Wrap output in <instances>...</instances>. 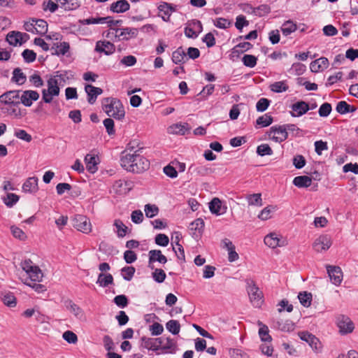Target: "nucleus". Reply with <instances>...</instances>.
Listing matches in <instances>:
<instances>
[{
    "instance_id": "nucleus-8",
    "label": "nucleus",
    "mask_w": 358,
    "mask_h": 358,
    "mask_svg": "<svg viewBox=\"0 0 358 358\" xmlns=\"http://www.w3.org/2000/svg\"><path fill=\"white\" fill-rule=\"evenodd\" d=\"M268 137L277 143H281L287 138L288 132L285 131L284 125L273 126L270 128Z\"/></svg>"
},
{
    "instance_id": "nucleus-44",
    "label": "nucleus",
    "mask_w": 358,
    "mask_h": 358,
    "mask_svg": "<svg viewBox=\"0 0 358 358\" xmlns=\"http://www.w3.org/2000/svg\"><path fill=\"white\" fill-rule=\"evenodd\" d=\"M141 347L149 350L157 352V345H155L153 338H147L145 336H143L141 338Z\"/></svg>"
},
{
    "instance_id": "nucleus-32",
    "label": "nucleus",
    "mask_w": 358,
    "mask_h": 358,
    "mask_svg": "<svg viewBox=\"0 0 358 358\" xmlns=\"http://www.w3.org/2000/svg\"><path fill=\"white\" fill-rule=\"evenodd\" d=\"M187 59L186 53L182 47L178 48L172 54V60L176 64L185 63Z\"/></svg>"
},
{
    "instance_id": "nucleus-24",
    "label": "nucleus",
    "mask_w": 358,
    "mask_h": 358,
    "mask_svg": "<svg viewBox=\"0 0 358 358\" xmlns=\"http://www.w3.org/2000/svg\"><path fill=\"white\" fill-rule=\"evenodd\" d=\"M66 308L72 313L79 320H82L85 317L83 310L78 306L77 304L73 302V301L68 299L64 301Z\"/></svg>"
},
{
    "instance_id": "nucleus-31",
    "label": "nucleus",
    "mask_w": 358,
    "mask_h": 358,
    "mask_svg": "<svg viewBox=\"0 0 358 358\" xmlns=\"http://www.w3.org/2000/svg\"><path fill=\"white\" fill-rule=\"evenodd\" d=\"M210 211L216 215H221L227 212L226 203H208Z\"/></svg>"
},
{
    "instance_id": "nucleus-46",
    "label": "nucleus",
    "mask_w": 358,
    "mask_h": 358,
    "mask_svg": "<svg viewBox=\"0 0 358 358\" xmlns=\"http://www.w3.org/2000/svg\"><path fill=\"white\" fill-rule=\"evenodd\" d=\"M259 325L262 326L259 329V335L261 340L264 342H271L272 338L268 334L269 331L268 327L263 324L261 322H259Z\"/></svg>"
},
{
    "instance_id": "nucleus-48",
    "label": "nucleus",
    "mask_w": 358,
    "mask_h": 358,
    "mask_svg": "<svg viewBox=\"0 0 358 358\" xmlns=\"http://www.w3.org/2000/svg\"><path fill=\"white\" fill-rule=\"evenodd\" d=\"M114 226L117 229V235L119 238H123L125 236L128 228L120 220H115L114 221Z\"/></svg>"
},
{
    "instance_id": "nucleus-59",
    "label": "nucleus",
    "mask_w": 358,
    "mask_h": 358,
    "mask_svg": "<svg viewBox=\"0 0 358 358\" xmlns=\"http://www.w3.org/2000/svg\"><path fill=\"white\" fill-rule=\"evenodd\" d=\"M22 56L27 63L33 62L36 58V54L33 50L29 49L24 50L22 53Z\"/></svg>"
},
{
    "instance_id": "nucleus-16",
    "label": "nucleus",
    "mask_w": 358,
    "mask_h": 358,
    "mask_svg": "<svg viewBox=\"0 0 358 358\" xmlns=\"http://www.w3.org/2000/svg\"><path fill=\"white\" fill-rule=\"evenodd\" d=\"M62 80V77L61 75L51 76L47 81L48 89L46 91H48L49 94L58 96L60 92L59 84Z\"/></svg>"
},
{
    "instance_id": "nucleus-63",
    "label": "nucleus",
    "mask_w": 358,
    "mask_h": 358,
    "mask_svg": "<svg viewBox=\"0 0 358 358\" xmlns=\"http://www.w3.org/2000/svg\"><path fill=\"white\" fill-rule=\"evenodd\" d=\"M331 105L329 103H324L319 108V115L320 117H327L331 112Z\"/></svg>"
},
{
    "instance_id": "nucleus-5",
    "label": "nucleus",
    "mask_w": 358,
    "mask_h": 358,
    "mask_svg": "<svg viewBox=\"0 0 358 358\" xmlns=\"http://www.w3.org/2000/svg\"><path fill=\"white\" fill-rule=\"evenodd\" d=\"M22 90H9L0 96V103L10 106L20 104V93Z\"/></svg>"
},
{
    "instance_id": "nucleus-47",
    "label": "nucleus",
    "mask_w": 358,
    "mask_h": 358,
    "mask_svg": "<svg viewBox=\"0 0 358 358\" xmlns=\"http://www.w3.org/2000/svg\"><path fill=\"white\" fill-rule=\"evenodd\" d=\"M144 211L147 217L152 218L158 214L159 208L155 204L148 203L145 206Z\"/></svg>"
},
{
    "instance_id": "nucleus-60",
    "label": "nucleus",
    "mask_w": 358,
    "mask_h": 358,
    "mask_svg": "<svg viewBox=\"0 0 358 358\" xmlns=\"http://www.w3.org/2000/svg\"><path fill=\"white\" fill-rule=\"evenodd\" d=\"M214 25L217 28L225 29L231 25V22L227 19L218 17L214 21Z\"/></svg>"
},
{
    "instance_id": "nucleus-55",
    "label": "nucleus",
    "mask_w": 358,
    "mask_h": 358,
    "mask_svg": "<svg viewBox=\"0 0 358 358\" xmlns=\"http://www.w3.org/2000/svg\"><path fill=\"white\" fill-rule=\"evenodd\" d=\"M257 58L252 55H245L242 58V62L245 66L253 68L257 64Z\"/></svg>"
},
{
    "instance_id": "nucleus-41",
    "label": "nucleus",
    "mask_w": 358,
    "mask_h": 358,
    "mask_svg": "<svg viewBox=\"0 0 358 358\" xmlns=\"http://www.w3.org/2000/svg\"><path fill=\"white\" fill-rule=\"evenodd\" d=\"M273 117L268 113L259 117L256 120V127H266L271 124Z\"/></svg>"
},
{
    "instance_id": "nucleus-6",
    "label": "nucleus",
    "mask_w": 358,
    "mask_h": 358,
    "mask_svg": "<svg viewBox=\"0 0 358 358\" xmlns=\"http://www.w3.org/2000/svg\"><path fill=\"white\" fill-rule=\"evenodd\" d=\"M203 31L201 22L197 20L188 21L184 29L186 37L189 38H196L199 34Z\"/></svg>"
},
{
    "instance_id": "nucleus-57",
    "label": "nucleus",
    "mask_w": 358,
    "mask_h": 358,
    "mask_svg": "<svg viewBox=\"0 0 358 358\" xmlns=\"http://www.w3.org/2000/svg\"><path fill=\"white\" fill-rule=\"evenodd\" d=\"M107 18L103 17H90L87 19L80 20L79 23L83 25L92 24H105Z\"/></svg>"
},
{
    "instance_id": "nucleus-10",
    "label": "nucleus",
    "mask_w": 358,
    "mask_h": 358,
    "mask_svg": "<svg viewBox=\"0 0 358 358\" xmlns=\"http://www.w3.org/2000/svg\"><path fill=\"white\" fill-rule=\"evenodd\" d=\"M73 221V227L78 231L85 234H88L91 231V223L85 216L76 215Z\"/></svg>"
},
{
    "instance_id": "nucleus-9",
    "label": "nucleus",
    "mask_w": 358,
    "mask_h": 358,
    "mask_svg": "<svg viewBox=\"0 0 358 358\" xmlns=\"http://www.w3.org/2000/svg\"><path fill=\"white\" fill-rule=\"evenodd\" d=\"M337 326L341 334H347L353 331L354 323L348 316L341 315L337 317Z\"/></svg>"
},
{
    "instance_id": "nucleus-19",
    "label": "nucleus",
    "mask_w": 358,
    "mask_h": 358,
    "mask_svg": "<svg viewBox=\"0 0 358 358\" xmlns=\"http://www.w3.org/2000/svg\"><path fill=\"white\" fill-rule=\"evenodd\" d=\"M117 32V41H128L130 38H136L138 30L136 28L126 27L119 29Z\"/></svg>"
},
{
    "instance_id": "nucleus-61",
    "label": "nucleus",
    "mask_w": 358,
    "mask_h": 358,
    "mask_svg": "<svg viewBox=\"0 0 358 358\" xmlns=\"http://www.w3.org/2000/svg\"><path fill=\"white\" fill-rule=\"evenodd\" d=\"M15 136L22 141L29 143L32 140V137L24 129H17L15 131Z\"/></svg>"
},
{
    "instance_id": "nucleus-64",
    "label": "nucleus",
    "mask_w": 358,
    "mask_h": 358,
    "mask_svg": "<svg viewBox=\"0 0 358 358\" xmlns=\"http://www.w3.org/2000/svg\"><path fill=\"white\" fill-rule=\"evenodd\" d=\"M29 82L35 87H42L44 84L43 79L41 77L36 73H34L31 76H29Z\"/></svg>"
},
{
    "instance_id": "nucleus-35",
    "label": "nucleus",
    "mask_w": 358,
    "mask_h": 358,
    "mask_svg": "<svg viewBox=\"0 0 358 358\" xmlns=\"http://www.w3.org/2000/svg\"><path fill=\"white\" fill-rule=\"evenodd\" d=\"M27 80L26 75L20 68H16L13 71V77L11 81L19 85H23Z\"/></svg>"
},
{
    "instance_id": "nucleus-53",
    "label": "nucleus",
    "mask_w": 358,
    "mask_h": 358,
    "mask_svg": "<svg viewBox=\"0 0 358 358\" xmlns=\"http://www.w3.org/2000/svg\"><path fill=\"white\" fill-rule=\"evenodd\" d=\"M154 271L152 273V277L153 280L158 282L162 283L166 279V273L162 268H154Z\"/></svg>"
},
{
    "instance_id": "nucleus-1",
    "label": "nucleus",
    "mask_w": 358,
    "mask_h": 358,
    "mask_svg": "<svg viewBox=\"0 0 358 358\" xmlns=\"http://www.w3.org/2000/svg\"><path fill=\"white\" fill-rule=\"evenodd\" d=\"M120 164L127 171L136 173L143 172L150 167V162L139 153V150L134 151L132 149H127L122 152Z\"/></svg>"
},
{
    "instance_id": "nucleus-29",
    "label": "nucleus",
    "mask_w": 358,
    "mask_h": 358,
    "mask_svg": "<svg viewBox=\"0 0 358 358\" xmlns=\"http://www.w3.org/2000/svg\"><path fill=\"white\" fill-rule=\"evenodd\" d=\"M190 130L187 123H177L170 126L168 128V133L171 134L185 135L186 132Z\"/></svg>"
},
{
    "instance_id": "nucleus-18",
    "label": "nucleus",
    "mask_w": 358,
    "mask_h": 358,
    "mask_svg": "<svg viewBox=\"0 0 358 358\" xmlns=\"http://www.w3.org/2000/svg\"><path fill=\"white\" fill-rule=\"evenodd\" d=\"M331 245L330 238L328 236H321L315 241L313 246L316 252H320L328 250Z\"/></svg>"
},
{
    "instance_id": "nucleus-15",
    "label": "nucleus",
    "mask_w": 358,
    "mask_h": 358,
    "mask_svg": "<svg viewBox=\"0 0 358 358\" xmlns=\"http://www.w3.org/2000/svg\"><path fill=\"white\" fill-rule=\"evenodd\" d=\"M291 109L292 117H301L309 110V105L304 101H299L291 106Z\"/></svg>"
},
{
    "instance_id": "nucleus-13",
    "label": "nucleus",
    "mask_w": 358,
    "mask_h": 358,
    "mask_svg": "<svg viewBox=\"0 0 358 358\" xmlns=\"http://www.w3.org/2000/svg\"><path fill=\"white\" fill-rule=\"evenodd\" d=\"M203 220L201 218L196 219L189 224V234L195 239L200 238L203 231Z\"/></svg>"
},
{
    "instance_id": "nucleus-45",
    "label": "nucleus",
    "mask_w": 358,
    "mask_h": 358,
    "mask_svg": "<svg viewBox=\"0 0 358 358\" xmlns=\"http://www.w3.org/2000/svg\"><path fill=\"white\" fill-rule=\"evenodd\" d=\"M299 300L304 307H309L311 305L312 294L308 292H299L298 295Z\"/></svg>"
},
{
    "instance_id": "nucleus-40",
    "label": "nucleus",
    "mask_w": 358,
    "mask_h": 358,
    "mask_svg": "<svg viewBox=\"0 0 358 358\" xmlns=\"http://www.w3.org/2000/svg\"><path fill=\"white\" fill-rule=\"evenodd\" d=\"M270 89L272 92L280 93L286 92L289 89V86L286 80L275 82L270 85Z\"/></svg>"
},
{
    "instance_id": "nucleus-23",
    "label": "nucleus",
    "mask_w": 358,
    "mask_h": 358,
    "mask_svg": "<svg viewBox=\"0 0 358 358\" xmlns=\"http://www.w3.org/2000/svg\"><path fill=\"white\" fill-rule=\"evenodd\" d=\"M329 66V60L326 57H320L312 62L310 69L312 72L317 73L326 69Z\"/></svg>"
},
{
    "instance_id": "nucleus-50",
    "label": "nucleus",
    "mask_w": 358,
    "mask_h": 358,
    "mask_svg": "<svg viewBox=\"0 0 358 358\" xmlns=\"http://www.w3.org/2000/svg\"><path fill=\"white\" fill-rule=\"evenodd\" d=\"M136 269L134 266H124L121 269L122 276L124 280L130 281L135 273Z\"/></svg>"
},
{
    "instance_id": "nucleus-58",
    "label": "nucleus",
    "mask_w": 358,
    "mask_h": 358,
    "mask_svg": "<svg viewBox=\"0 0 358 358\" xmlns=\"http://www.w3.org/2000/svg\"><path fill=\"white\" fill-rule=\"evenodd\" d=\"M248 24L249 22L245 19L244 15H239L236 17L235 27L240 31H242L243 27H247Z\"/></svg>"
},
{
    "instance_id": "nucleus-20",
    "label": "nucleus",
    "mask_w": 358,
    "mask_h": 358,
    "mask_svg": "<svg viewBox=\"0 0 358 358\" xmlns=\"http://www.w3.org/2000/svg\"><path fill=\"white\" fill-rule=\"evenodd\" d=\"M95 50L99 52H103L106 55H110L115 52V46L109 41H99L96 43Z\"/></svg>"
},
{
    "instance_id": "nucleus-56",
    "label": "nucleus",
    "mask_w": 358,
    "mask_h": 358,
    "mask_svg": "<svg viewBox=\"0 0 358 358\" xmlns=\"http://www.w3.org/2000/svg\"><path fill=\"white\" fill-rule=\"evenodd\" d=\"M103 347L108 352H112L115 349V344L110 336L105 335L103 338Z\"/></svg>"
},
{
    "instance_id": "nucleus-28",
    "label": "nucleus",
    "mask_w": 358,
    "mask_h": 358,
    "mask_svg": "<svg viewBox=\"0 0 358 358\" xmlns=\"http://www.w3.org/2000/svg\"><path fill=\"white\" fill-rule=\"evenodd\" d=\"M177 350L176 343L173 339L170 337H166V341L164 342L163 346L162 347V351L157 352V355L159 354H175Z\"/></svg>"
},
{
    "instance_id": "nucleus-49",
    "label": "nucleus",
    "mask_w": 358,
    "mask_h": 358,
    "mask_svg": "<svg viewBox=\"0 0 358 358\" xmlns=\"http://www.w3.org/2000/svg\"><path fill=\"white\" fill-rule=\"evenodd\" d=\"M3 303L8 307H15L17 304L16 298L11 292L6 293L2 296Z\"/></svg>"
},
{
    "instance_id": "nucleus-33",
    "label": "nucleus",
    "mask_w": 358,
    "mask_h": 358,
    "mask_svg": "<svg viewBox=\"0 0 358 358\" xmlns=\"http://www.w3.org/2000/svg\"><path fill=\"white\" fill-rule=\"evenodd\" d=\"M96 284L101 287H106L113 284V277L110 273L104 274L101 273L98 275Z\"/></svg>"
},
{
    "instance_id": "nucleus-52",
    "label": "nucleus",
    "mask_w": 358,
    "mask_h": 358,
    "mask_svg": "<svg viewBox=\"0 0 358 358\" xmlns=\"http://www.w3.org/2000/svg\"><path fill=\"white\" fill-rule=\"evenodd\" d=\"M257 153L259 156L272 155L273 152L269 145L263 143L257 146Z\"/></svg>"
},
{
    "instance_id": "nucleus-36",
    "label": "nucleus",
    "mask_w": 358,
    "mask_h": 358,
    "mask_svg": "<svg viewBox=\"0 0 358 358\" xmlns=\"http://www.w3.org/2000/svg\"><path fill=\"white\" fill-rule=\"evenodd\" d=\"M264 241L267 246L271 248H275L280 246V239L275 233H271L266 235L264 237Z\"/></svg>"
},
{
    "instance_id": "nucleus-22",
    "label": "nucleus",
    "mask_w": 358,
    "mask_h": 358,
    "mask_svg": "<svg viewBox=\"0 0 358 358\" xmlns=\"http://www.w3.org/2000/svg\"><path fill=\"white\" fill-rule=\"evenodd\" d=\"M87 170L94 173L98 170L99 158L95 155L87 154L85 157Z\"/></svg>"
},
{
    "instance_id": "nucleus-25",
    "label": "nucleus",
    "mask_w": 358,
    "mask_h": 358,
    "mask_svg": "<svg viewBox=\"0 0 358 358\" xmlns=\"http://www.w3.org/2000/svg\"><path fill=\"white\" fill-rule=\"evenodd\" d=\"M37 177L28 178L22 185V191L25 193H34L38 190Z\"/></svg>"
},
{
    "instance_id": "nucleus-51",
    "label": "nucleus",
    "mask_w": 358,
    "mask_h": 358,
    "mask_svg": "<svg viewBox=\"0 0 358 358\" xmlns=\"http://www.w3.org/2000/svg\"><path fill=\"white\" fill-rule=\"evenodd\" d=\"M296 30V25L292 21L285 22L282 27L281 31L285 36H288Z\"/></svg>"
},
{
    "instance_id": "nucleus-37",
    "label": "nucleus",
    "mask_w": 358,
    "mask_h": 358,
    "mask_svg": "<svg viewBox=\"0 0 358 358\" xmlns=\"http://www.w3.org/2000/svg\"><path fill=\"white\" fill-rule=\"evenodd\" d=\"M33 22H35V34L44 35L48 31V23L46 21L42 19H33Z\"/></svg>"
},
{
    "instance_id": "nucleus-27",
    "label": "nucleus",
    "mask_w": 358,
    "mask_h": 358,
    "mask_svg": "<svg viewBox=\"0 0 358 358\" xmlns=\"http://www.w3.org/2000/svg\"><path fill=\"white\" fill-rule=\"evenodd\" d=\"M278 209L277 205L269 204L264 207L258 214V217L262 220H267L272 217Z\"/></svg>"
},
{
    "instance_id": "nucleus-17",
    "label": "nucleus",
    "mask_w": 358,
    "mask_h": 358,
    "mask_svg": "<svg viewBox=\"0 0 358 358\" xmlns=\"http://www.w3.org/2000/svg\"><path fill=\"white\" fill-rule=\"evenodd\" d=\"M131 188V183L123 180H119L115 182L112 187V192L119 194H126Z\"/></svg>"
},
{
    "instance_id": "nucleus-34",
    "label": "nucleus",
    "mask_w": 358,
    "mask_h": 358,
    "mask_svg": "<svg viewBox=\"0 0 358 358\" xmlns=\"http://www.w3.org/2000/svg\"><path fill=\"white\" fill-rule=\"evenodd\" d=\"M312 179L307 176H296L293 180V184L297 187H308L311 185Z\"/></svg>"
},
{
    "instance_id": "nucleus-12",
    "label": "nucleus",
    "mask_w": 358,
    "mask_h": 358,
    "mask_svg": "<svg viewBox=\"0 0 358 358\" xmlns=\"http://www.w3.org/2000/svg\"><path fill=\"white\" fill-rule=\"evenodd\" d=\"M328 275L331 282L335 285H339L343 280V272L339 266H327Z\"/></svg>"
},
{
    "instance_id": "nucleus-26",
    "label": "nucleus",
    "mask_w": 358,
    "mask_h": 358,
    "mask_svg": "<svg viewBox=\"0 0 358 358\" xmlns=\"http://www.w3.org/2000/svg\"><path fill=\"white\" fill-rule=\"evenodd\" d=\"M70 49L69 43L67 42L55 43L50 48L52 55H64Z\"/></svg>"
},
{
    "instance_id": "nucleus-3",
    "label": "nucleus",
    "mask_w": 358,
    "mask_h": 358,
    "mask_svg": "<svg viewBox=\"0 0 358 358\" xmlns=\"http://www.w3.org/2000/svg\"><path fill=\"white\" fill-rule=\"evenodd\" d=\"M21 267L33 282H41L43 274L38 266L34 265L30 259H26L21 263Z\"/></svg>"
},
{
    "instance_id": "nucleus-39",
    "label": "nucleus",
    "mask_w": 358,
    "mask_h": 358,
    "mask_svg": "<svg viewBox=\"0 0 358 358\" xmlns=\"http://www.w3.org/2000/svg\"><path fill=\"white\" fill-rule=\"evenodd\" d=\"M6 40L8 43L13 46L22 45V38L20 36V31H10L6 36Z\"/></svg>"
},
{
    "instance_id": "nucleus-2",
    "label": "nucleus",
    "mask_w": 358,
    "mask_h": 358,
    "mask_svg": "<svg viewBox=\"0 0 358 358\" xmlns=\"http://www.w3.org/2000/svg\"><path fill=\"white\" fill-rule=\"evenodd\" d=\"M102 109L109 117L115 120H122L125 116V110L121 101L114 97H106L101 101Z\"/></svg>"
},
{
    "instance_id": "nucleus-62",
    "label": "nucleus",
    "mask_w": 358,
    "mask_h": 358,
    "mask_svg": "<svg viewBox=\"0 0 358 358\" xmlns=\"http://www.w3.org/2000/svg\"><path fill=\"white\" fill-rule=\"evenodd\" d=\"M155 243L158 245L166 247L169 243V237L164 234H159L155 236Z\"/></svg>"
},
{
    "instance_id": "nucleus-38",
    "label": "nucleus",
    "mask_w": 358,
    "mask_h": 358,
    "mask_svg": "<svg viewBox=\"0 0 358 358\" xmlns=\"http://www.w3.org/2000/svg\"><path fill=\"white\" fill-rule=\"evenodd\" d=\"M61 8L66 10H73L79 7L78 0H56Z\"/></svg>"
},
{
    "instance_id": "nucleus-21",
    "label": "nucleus",
    "mask_w": 358,
    "mask_h": 358,
    "mask_svg": "<svg viewBox=\"0 0 358 358\" xmlns=\"http://www.w3.org/2000/svg\"><path fill=\"white\" fill-rule=\"evenodd\" d=\"M85 90L87 94V101L93 104L99 95L103 93V90L100 87H94L92 85H86Z\"/></svg>"
},
{
    "instance_id": "nucleus-42",
    "label": "nucleus",
    "mask_w": 358,
    "mask_h": 358,
    "mask_svg": "<svg viewBox=\"0 0 358 358\" xmlns=\"http://www.w3.org/2000/svg\"><path fill=\"white\" fill-rule=\"evenodd\" d=\"M306 70V66L299 62L294 63L288 72L294 76L302 75Z\"/></svg>"
},
{
    "instance_id": "nucleus-11",
    "label": "nucleus",
    "mask_w": 358,
    "mask_h": 358,
    "mask_svg": "<svg viewBox=\"0 0 358 358\" xmlns=\"http://www.w3.org/2000/svg\"><path fill=\"white\" fill-rule=\"evenodd\" d=\"M40 97L38 92L35 90H22L20 93V103L26 107L32 106L33 102L37 101Z\"/></svg>"
},
{
    "instance_id": "nucleus-43",
    "label": "nucleus",
    "mask_w": 358,
    "mask_h": 358,
    "mask_svg": "<svg viewBox=\"0 0 358 358\" xmlns=\"http://www.w3.org/2000/svg\"><path fill=\"white\" fill-rule=\"evenodd\" d=\"M166 329L173 335H177L180 331V324L178 320H171L166 324Z\"/></svg>"
},
{
    "instance_id": "nucleus-54",
    "label": "nucleus",
    "mask_w": 358,
    "mask_h": 358,
    "mask_svg": "<svg viewBox=\"0 0 358 358\" xmlns=\"http://www.w3.org/2000/svg\"><path fill=\"white\" fill-rule=\"evenodd\" d=\"M113 302L119 308H124L129 304V299L124 294H120L113 299Z\"/></svg>"
},
{
    "instance_id": "nucleus-30",
    "label": "nucleus",
    "mask_w": 358,
    "mask_h": 358,
    "mask_svg": "<svg viewBox=\"0 0 358 358\" xmlns=\"http://www.w3.org/2000/svg\"><path fill=\"white\" fill-rule=\"evenodd\" d=\"M130 6L126 0H119L110 5V10L113 13H120L127 11Z\"/></svg>"
},
{
    "instance_id": "nucleus-14",
    "label": "nucleus",
    "mask_w": 358,
    "mask_h": 358,
    "mask_svg": "<svg viewBox=\"0 0 358 358\" xmlns=\"http://www.w3.org/2000/svg\"><path fill=\"white\" fill-rule=\"evenodd\" d=\"M149 260L148 267L151 269H154L153 263L158 262L160 264H164L167 262V258L159 250H151L149 251Z\"/></svg>"
},
{
    "instance_id": "nucleus-7",
    "label": "nucleus",
    "mask_w": 358,
    "mask_h": 358,
    "mask_svg": "<svg viewBox=\"0 0 358 358\" xmlns=\"http://www.w3.org/2000/svg\"><path fill=\"white\" fill-rule=\"evenodd\" d=\"M299 336L302 341L308 343L315 352L318 353L321 352L322 343L313 334L308 331H301L299 333Z\"/></svg>"
},
{
    "instance_id": "nucleus-4",
    "label": "nucleus",
    "mask_w": 358,
    "mask_h": 358,
    "mask_svg": "<svg viewBox=\"0 0 358 358\" xmlns=\"http://www.w3.org/2000/svg\"><path fill=\"white\" fill-rule=\"evenodd\" d=\"M247 291L249 295L250 302L253 306L259 308L263 303V294L257 287L253 280H247Z\"/></svg>"
}]
</instances>
